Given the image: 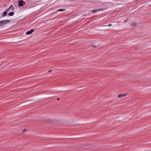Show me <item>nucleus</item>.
Returning a JSON list of instances; mask_svg holds the SVG:
<instances>
[{"mask_svg":"<svg viewBox=\"0 0 151 151\" xmlns=\"http://www.w3.org/2000/svg\"><path fill=\"white\" fill-rule=\"evenodd\" d=\"M11 22V20H5L0 21V27H2L3 25L9 23Z\"/></svg>","mask_w":151,"mask_h":151,"instance_id":"obj_1","label":"nucleus"},{"mask_svg":"<svg viewBox=\"0 0 151 151\" xmlns=\"http://www.w3.org/2000/svg\"><path fill=\"white\" fill-rule=\"evenodd\" d=\"M25 4L24 1L22 0H20L18 2V6H22L24 4Z\"/></svg>","mask_w":151,"mask_h":151,"instance_id":"obj_2","label":"nucleus"},{"mask_svg":"<svg viewBox=\"0 0 151 151\" xmlns=\"http://www.w3.org/2000/svg\"><path fill=\"white\" fill-rule=\"evenodd\" d=\"M34 29H31L30 31H27L26 33V35H29L32 33L34 31Z\"/></svg>","mask_w":151,"mask_h":151,"instance_id":"obj_3","label":"nucleus"},{"mask_svg":"<svg viewBox=\"0 0 151 151\" xmlns=\"http://www.w3.org/2000/svg\"><path fill=\"white\" fill-rule=\"evenodd\" d=\"M7 11L6 10L2 14L1 16V17H4L6 16V14H7Z\"/></svg>","mask_w":151,"mask_h":151,"instance_id":"obj_4","label":"nucleus"},{"mask_svg":"<svg viewBox=\"0 0 151 151\" xmlns=\"http://www.w3.org/2000/svg\"><path fill=\"white\" fill-rule=\"evenodd\" d=\"M14 13L12 12H10L9 13V14H8V15L9 16H13L14 15Z\"/></svg>","mask_w":151,"mask_h":151,"instance_id":"obj_5","label":"nucleus"},{"mask_svg":"<svg viewBox=\"0 0 151 151\" xmlns=\"http://www.w3.org/2000/svg\"><path fill=\"white\" fill-rule=\"evenodd\" d=\"M137 25V23H133L131 24V26L132 27H134L136 26Z\"/></svg>","mask_w":151,"mask_h":151,"instance_id":"obj_6","label":"nucleus"},{"mask_svg":"<svg viewBox=\"0 0 151 151\" xmlns=\"http://www.w3.org/2000/svg\"><path fill=\"white\" fill-rule=\"evenodd\" d=\"M66 10L65 9H58V11H65Z\"/></svg>","mask_w":151,"mask_h":151,"instance_id":"obj_7","label":"nucleus"},{"mask_svg":"<svg viewBox=\"0 0 151 151\" xmlns=\"http://www.w3.org/2000/svg\"><path fill=\"white\" fill-rule=\"evenodd\" d=\"M98 11V10H97V9L93 10L92 11V12L93 13H96Z\"/></svg>","mask_w":151,"mask_h":151,"instance_id":"obj_8","label":"nucleus"},{"mask_svg":"<svg viewBox=\"0 0 151 151\" xmlns=\"http://www.w3.org/2000/svg\"><path fill=\"white\" fill-rule=\"evenodd\" d=\"M26 131H27V130L25 129H24L22 131V133H24L26 132Z\"/></svg>","mask_w":151,"mask_h":151,"instance_id":"obj_9","label":"nucleus"},{"mask_svg":"<svg viewBox=\"0 0 151 151\" xmlns=\"http://www.w3.org/2000/svg\"><path fill=\"white\" fill-rule=\"evenodd\" d=\"M123 96V94H119V95L118 96V97H119V98H120L121 97H122V96Z\"/></svg>","mask_w":151,"mask_h":151,"instance_id":"obj_10","label":"nucleus"},{"mask_svg":"<svg viewBox=\"0 0 151 151\" xmlns=\"http://www.w3.org/2000/svg\"><path fill=\"white\" fill-rule=\"evenodd\" d=\"M112 25V24H109L108 25H104V26L105 27H106L107 26H111Z\"/></svg>","mask_w":151,"mask_h":151,"instance_id":"obj_11","label":"nucleus"},{"mask_svg":"<svg viewBox=\"0 0 151 151\" xmlns=\"http://www.w3.org/2000/svg\"><path fill=\"white\" fill-rule=\"evenodd\" d=\"M11 9H10V8H9L7 9L6 10V11L7 12L9 11L10 10H11Z\"/></svg>","mask_w":151,"mask_h":151,"instance_id":"obj_12","label":"nucleus"},{"mask_svg":"<svg viewBox=\"0 0 151 151\" xmlns=\"http://www.w3.org/2000/svg\"><path fill=\"white\" fill-rule=\"evenodd\" d=\"M103 10V9H98V11H101V10Z\"/></svg>","mask_w":151,"mask_h":151,"instance_id":"obj_13","label":"nucleus"},{"mask_svg":"<svg viewBox=\"0 0 151 151\" xmlns=\"http://www.w3.org/2000/svg\"><path fill=\"white\" fill-rule=\"evenodd\" d=\"M12 6H13L12 5H11L9 8H10V9H12Z\"/></svg>","mask_w":151,"mask_h":151,"instance_id":"obj_14","label":"nucleus"},{"mask_svg":"<svg viewBox=\"0 0 151 151\" xmlns=\"http://www.w3.org/2000/svg\"><path fill=\"white\" fill-rule=\"evenodd\" d=\"M52 71V70H49V72H51Z\"/></svg>","mask_w":151,"mask_h":151,"instance_id":"obj_15","label":"nucleus"},{"mask_svg":"<svg viewBox=\"0 0 151 151\" xmlns=\"http://www.w3.org/2000/svg\"><path fill=\"white\" fill-rule=\"evenodd\" d=\"M96 46H92L93 47H94V48H95L96 47Z\"/></svg>","mask_w":151,"mask_h":151,"instance_id":"obj_16","label":"nucleus"},{"mask_svg":"<svg viewBox=\"0 0 151 151\" xmlns=\"http://www.w3.org/2000/svg\"><path fill=\"white\" fill-rule=\"evenodd\" d=\"M50 123H52V120H50V122L49 121V122Z\"/></svg>","mask_w":151,"mask_h":151,"instance_id":"obj_17","label":"nucleus"},{"mask_svg":"<svg viewBox=\"0 0 151 151\" xmlns=\"http://www.w3.org/2000/svg\"><path fill=\"white\" fill-rule=\"evenodd\" d=\"M126 94H123V97H124V96H126Z\"/></svg>","mask_w":151,"mask_h":151,"instance_id":"obj_18","label":"nucleus"},{"mask_svg":"<svg viewBox=\"0 0 151 151\" xmlns=\"http://www.w3.org/2000/svg\"><path fill=\"white\" fill-rule=\"evenodd\" d=\"M127 20H124V22H127Z\"/></svg>","mask_w":151,"mask_h":151,"instance_id":"obj_19","label":"nucleus"},{"mask_svg":"<svg viewBox=\"0 0 151 151\" xmlns=\"http://www.w3.org/2000/svg\"><path fill=\"white\" fill-rule=\"evenodd\" d=\"M57 99H58V100H59V99H60L59 98H58Z\"/></svg>","mask_w":151,"mask_h":151,"instance_id":"obj_20","label":"nucleus"},{"mask_svg":"<svg viewBox=\"0 0 151 151\" xmlns=\"http://www.w3.org/2000/svg\"><path fill=\"white\" fill-rule=\"evenodd\" d=\"M14 10V9H12V11H13Z\"/></svg>","mask_w":151,"mask_h":151,"instance_id":"obj_21","label":"nucleus"}]
</instances>
